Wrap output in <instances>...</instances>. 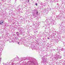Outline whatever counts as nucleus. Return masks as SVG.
<instances>
[{
	"mask_svg": "<svg viewBox=\"0 0 65 65\" xmlns=\"http://www.w3.org/2000/svg\"><path fill=\"white\" fill-rule=\"evenodd\" d=\"M48 38V39H50V38H48H48Z\"/></svg>",
	"mask_w": 65,
	"mask_h": 65,
	"instance_id": "nucleus-3",
	"label": "nucleus"
},
{
	"mask_svg": "<svg viewBox=\"0 0 65 65\" xmlns=\"http://www.w3.org/2000/svg\"><path fill=\"white\" fill-rule=\"evenodd\" d=\"M36 5L37 6V4H36Z\"/></svg>",
	"mask_w": 65,
	"mask_h": 65,
	"instance_id": "nucleus-2",
	"label": "nucleus"
},
{
	"mask_svg": "<svg viewBox=\"0 0 65 65\" xmlns=\"http://www.w3.org/2000/svg\"><path fill=\"white\" fill-rule=\"evenodd\" d=\"M28 2H29V1L28 0Z\"/></svg>",
	"mask_w": 65,
	"mask_h": 65,
	"instance_id": "nucleus-4",
	"label": "nucleus"
},
{
	"mask_svg": "<svg viewBox=\"0 0 65 65\" xmlns=\"http://www.w3.org/2000/svg\"><path fill=\"white\" fill-rule=\"evenodd\" d=\"M18 44H19V43H18Z\"/></svg>",
	"mask_w": 65,
	"mask_h": 65,
	"instance_id": "nucleus-5",
	"label": "nucleus"
},
{
	"mask_svg": "<svg viewBox=\"0 0 65 65\" xmlns=\"http://www.w3.org/2000/svg\"><path fill=\"white\" fill-rule=\"evenodd\" d=\"M4 22V21H3V20H1L0 22L1 25H2V23H3Z\"/></svg>",
	"mask_w": 65,
	"mask_h": 65,
	"instance_id": "nucleus-1",
	"label": "nucleus"
}]
</instances>
